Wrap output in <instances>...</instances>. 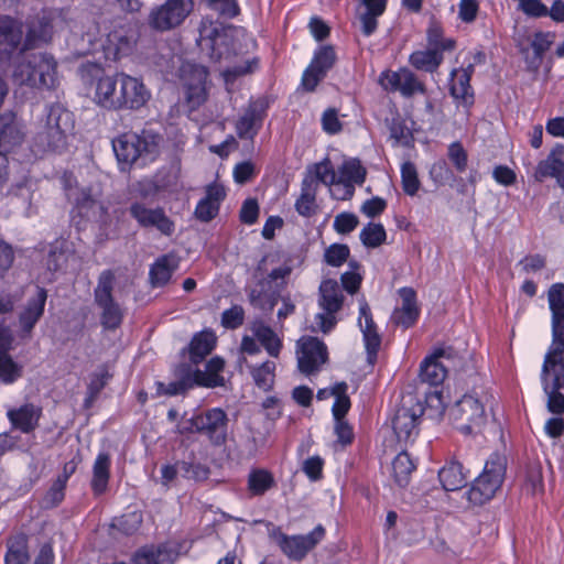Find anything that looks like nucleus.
Here are the masks:
<instances>
[{
	"label": "nucleus",
	"mask_w": 564,
	"mask_h": 564,
	"mask_svg": "<svg viewBox=\"0 0 564 564\" xmlns=\"http://www.w3.org/2000/svg\"><path fill=\"white\" fill-rule=\"evenodd\" d=\"M94 77L93 100L108 110H139L151 99V90L139 77L124 72L105 74L98 66L91 65Z\"/></svg>",
	"instance_id": "nucleus-1"
},
{
	"label": "nucleus",
	"mask_w": 564,
	"mask_h": 564,
	"mask_svg": "<svg viewBox=\"0 0 564 564\" xmlns=\"http://www.w3.org/2000/svg\"><path fill=\"white\" fill-rule=\"evenodd\" d=\"M73 130V113L61 105H52L48 108L45 123L32 140L33 153L35 155L62 153L67 148Z\"/></svg>",
	"instance_id": "nucleus-2"
},
{
	"label": "nucleus",
	"mask_w": 564,
	"mask_h": 564,
	"mask_svg": "<svg viewBox=\"0 0 564 564\" xmlns=\"http://www.w3.org/2000/svg\"><path fill=\"white\" fill-rule=\"evenodd\" d=\"M17 84L34 88H53L57 84V63L47 53L25 54L13 70Z\"/></svg>",
	"instance_id": "nucleus-3"
},
{
	"label": "nucleus",
	"mask_w": 564,
	"mask_h": 564,
	"mask_svg": "<svg viewBox=\"0 0 564 564\" xmlns=\"http://www.w3.org/2000/svg\"><path fill=\"white\" fill-rule=\"evenodd\" d=\"M161 140V135L152 130L126 132L112 141V149L119 163L129 165L138 159L153 160L159 153Z\"/></svg>",
	"instance_id": "nucleus-4"
},
{
	"label": "nucleus",
	"mask_w": 564,
	"mask_h": 564,
	"mask_svg": "<svg viewBox=\"0 0 564 564\" xmlns=\"http://www.w3.org/2000/svg\"><path fill=\"white\" fill-rule=\"evenodd\" d=\"M487 397L465 394L449 408L448 417L453 426L465 435L478 434L487 423Z\"/></svg>",
	"instance_id": "nucleus-5"
},
{
	"label": "nucleus",
	"mask_w": 564,
	"mask_h": 564,
	"mask_svg": "<svg viewBox=\"0 0 564 564\" xmlns=\"http://www.w3.org/2000/svg\"><path fill=\"white\" fill-rule=\"evenodd\" d=\"M506 467V457L492 454L486 462L482 473L466 491L467 500L474 506H481L491 500L503 482Z\"/></svg>",
	"instance_id": "nucleus-6"
},
{
	"label": "nucleus",
	"mask_w": 564,
	"mask_h": 564,
	"mask_svg": "<svg viewBox=\"0 0 564 564\" xmlns=\"http://www.w3.org/2000/svg\"><path fill=\"white\" fill-rule=\"evenodd\" d=\"M465 356L449 346L437 347L424 358L420 367V378L431 386L443 383L448 371L460 370Z\"/></svg>",
	"instance_id": "nucleus-7"
},
{
	"label": "nucleus",
	"mask_w": 564,
	"mask_h": 564,
	"mask_svg": "<svg viewBox=\"0 0 564 564\" xmlns=\"http://www.w3.org/2000/svg\"><path fill=\"white\" fill-rule=\"evenodd\" d=\"M234 37V30L224 28L219 22L204 19L197 42L213 62H221L232 55Z\"/></svg>",
	"instance_id": "nucleus-8"
},
{
	"label": "nucleus",
	"mask_w": 564,
	"mask_h": 564,
	"mask_svg": "<svg viewBox=\"0 0 564 564\" xmlns=\"http://www.w3.org/2000/svg\"><path fill=\"white\" fill-rule=\"evenodd\" d=\"M115 275L106 270L100 273L94 291L95 303L100 310V323L106 329H116L123 318V311L112 296Z\"/></svg>",
	"instance_id": "nucleus-9"
},
{
	"label": "nucleus",
	"mask_w": 564,
	"mask_h": 564,
	"mask_svg": "<svg viewBox=\"0 0 564 564\" xmlns=\"http://www.w3.org/2000/svg\"><path fill=\"white\" fill-rule=\"evenodd\" d=\"M228 419L224 410L214 408L189 419L180 427L181 433L199 432L208 436L215 445H221L227 438Z\"/></svg>",
	"instance_id": "nucleus-10"
},
{
	"label": "nucleus",
	"mask_w": 564,
	"mask_h": 564,
	"mask_svg": "<svg viewBox=\"0 0 564 564\" xmlns=\"http://www.w3.org/2000/svg\"><path fill=\"white\" fill-rule=\"evenodd\" d=\"M344 295L335 280H324L319 286L318 304L323 312L315 316L314 330L328 333L337 323L335 314L341 308Z\"/></svg>",
	"instance_id": "nucleus-11"
},
{
	"label": "nucleus",
	"mask_w": 564,
	"mask_h": 564,
	"mask_svg": "<svg viewBox=\"0 0 564 564\" xmlns=\"http://www.w3.org/2000/svg\"><path fill=\"white\" fill-rule=\"evenodd\" d=\"M191 11L192 4L186 0H165L150 11L148 23L155 31H171L180 26Z\"/></svg>",
	"instance_id": "nucleus-12"
},
{
	"label": "nucleus",
	"mask_w": 564,
	"mask_h": 564,
	"mask_svg": "<svg viewBox=\"0 0 564 564\" xmlns=\"http://www.w3.org/2000/svg\"><path fill=\"white\" fill-rule=\"evenodd\" d=\"M180 73L186 90V100L195 109L207 98L206 80L208 72L202 65L186 62L181 66Z\"/></svg>",
	"instance_id": "nucleus-13"
},
{
	"label": "nucleus",
	"mask_w": 564,
	"mask_h": 564,
	"mask_svg": "<svg viewBox=\"0 0 564 564\" xmlns=\"http://www.w3.org/2000/svg\"><path fill=\"white\" fill-rule=\"evenodd\" d=\"M47 292L36 286L34 293L21 306L18 315V333L22 339H30L33 329L44 314Z\"/></svg>",
	"instance_id": "nucleus-14"
},
{
	"label": "nucleus",
	"mask_w": 564,
	"mask_h": 564,
	"mask_svg": "<svg viewBox=\"0 0 564 564\" xmlns=\"http://www.w3.org/2000/svg\"><path fill=\"white\" fill-rule=\"evenodd\" d=\"M325 536V529L317 525L313 531L305 535H286L280 533L276 542L282 552L294 561H300L313 550Z\"/></svg>",
	"instance_id": "nucleus-15"
},
{
	"label": "nucleus",
	"mask_w": 564,
	"mask_h": 564,
	"mask_svg": "<svg viewBox=\"0 0 564 564\" xmlns=\"http://www.w3.org/2000/svg\"><path fill=\"white\" fill-rule=\"evenodd\" d=\"M379 84L384 90L398 91L403 97H411L416 93L423 94L425 91L424 84L406 67L381 73Z\"/></svg>",
	"instance_id": "nucleus-16"
},
{
	"label": "nucleus",
	"mask_w": 564,
	"mask_h": 564,
	"mask_svg": "<svg viewBox=\"0 0 564 564\" xmlns=\"http://www.w3.org/2000/svg\"><path fill=\"white\" fill-rule=\"evenodd\" d=\"M336 62V53L330 45H321L314 53V56L304 70L302 76V86L307 91H313L319 82L326 76L327 72Z\"/></svg>",
	"instance_id": "nucleus-17"
},
{
	"label": "nucleus",
	"mask_w": 564,
	"mask_h": 564,
	"mask_svg": "<svg viewBox=\"0 0 564 564\" xmlns=\"http://www.w3.org/2000/svg\"><path fill=\"white\" fill-rule=\"evenodd\" d=\"M297 364L301 372L310 375L319 369L327 359V349L315 337H302L297 341Z\"/></svg>",
	"instance_id": "nucleus-18"
},
{
	"label": "nucleus",
	"mask_w": 564,
	"mask_h": 564,
	"mask_svg": "<svg viewBox=\"0 0 564 564\" xmlns=\"http://www.w3.org/2000/svg\"><path fill=\"white\" fill-rule=\"evenodd\" d=\"M541 384L547 397L546 408L549 412L561 415L564 413V394L560 392L564 386V370L541 369Z\"/></svg>",
	"instance_id": "nucleus-19"
},
{
	"label": "nucleus",
	"mask_w": 564,
	"mask_h": 564,
	"mask_svg": "<svg viewBox=\"0 0 564 564\" xmlns=\"http://www.w3.org/2000/svg\"><path fill=\"white\" fill-rule=\"evenodd\" d=\"M358 325L364 336L368 360L372 362L381 345V337L378 333L377 325L373 322L370 307L365 300L359 302Z\"/></svg>",
	"instance_id": "nucleus-20"
},
{
	"label": "nucleus",
	"mask_w": 564,
	"mask_h": 564,
	"mask_svg": "<svg viewBox=\"0 0 564 564\" xmlns=\"http://www.w3.org/2000/svg\"><path fill=\"white\" fill-rule=\"evenodd\" d=\"M100 191L96 188H83L75 197V204L79 213L87 218H95L101 224L108 223V213L104 203L99 199Z\"/></svg>",
	"instance_id": "nucleus-21"
},
{
	"label": "nucleus",
	"mask_w": 564,
	"mask_h": 564,
	"mask_svg": "<svg viewBox=\"0 0 564 564\" xmlns=\"http://www.w3.org/2000/svg\"><path fill=\"white\" fill-rule=\"evenodd\" d=\"M552 341L542 368L564 370V318H552Z\"/></svg>",
	"instance_id": "nucleus-22"
},
{
	"label": "nucleus",
	"mask_w": 564,
	"mask_h": 564,
	"mask_svg": "<svg viewBox=\"0 0 564 564\" xmlns=\"http://www.w3.org/2000/svg\"><path fill=\"white\" fill-rule=\"evenodd\" d=\"M132 217L143 227H155L164 235H171L174 231L173 223L166 217L160 208H147L143 204L134 203L130 207Z\"/></svg>",
	"instance_id": "nucleus-23"
},
{
	"label": "nucleus",
	"mask_w": 564,
	"mask_h": 564,
	"mask_svg": "<svg viewBox=\"0 0 564 564\" xmlns=\"http://www.w3.org/2000/svg\"><path fill=\"white\" fill-rule=\"evenodd\" d=\"M24 130L11 112L0 115V153L11 151L24 141Z\"/></svg>",
	"instance_id": "nucleus-24"
},
{
	"label": "nucleus",
	"mask_w": 564,
	"mask_h": 564,
	"mask_svg": "<svg viewBox=\"0 0 564 564\" xmlns=\"http://www.w3.org/2000/svg\"><path fill=\"white\" fill-rule=\"evenodd\" d=\"M419 416L406 408L397 411L392 420L393 432L400 443H411L419 434Z\"/></svg>",
	"instance_id": "nucleus-25"
},
{
	"label": "nucleus",
	"mask_w": 564,
	"mask_h": 564,
	"mask_svg": "<svg viewBox=\"0 0 564 564\" xmlns=\"http://www.w3.org/2000/svg\"><path fill=\"white\" fill-rule=\"evenodd\" d=\"M402 305L397 307L391 316L394 324L404 328L412 326L419 317V308L415 300V292L410 288L400 290Z\"/></svg>",
	"instance_id": "nucleus-26"
},
{
	"label": "nucleus",
	"mask_w": 564,
	"mask_h": 564,
	"mask_svg": "<svg viewBox=\"0 0 564 564\" xmlns=\"http://www.w3.org/2000/svg\"><path fill=\"white\" fill-rule=\"evenodd\" d=\"M252 335L258 339L269 356L278 358L283 347L280 336L263 321L257 319L250 324Z\"/></svg>",
	"instance_id": "nucleus-27"
},
{
	"label": "nucleus",
	"mask_w": 564,
	"mask_h": 564,
	"mask_svg": "<svg viewBox=\"0 0 564 564\" xmlns=\"http://www.w3.org/2000/svg\"><path fill=\"white\" fill-rule=\"evenodd\" d=\"M177 556L178 553L171 545L149 546L137 552L134 564H173Z\"/></svg>",
	"instance_id": "nucleus-28"
},
{
	"label": "nucleus",
	"mask_w": 564,
	"mask_h": 564,
	"mask_svg": "<svg viewBox=\"0 0 564 564\" xmlns=\"http://www.w3.org/2000/svg\"><path fill=\"white\" fill-rule=\"evenodd\" d=\"M20 25L10 18L0 19V57L13 53L22 41Z\"/></svg>",
	"instance_id": "nucleus-29"
},
{
	"label": "nucleus",
	"mask_w": 564,
	"mask_h": 564,
	"mask_svg": "<svg viewBox=\"0 0 564 564\" xmlns=\"http://www.w3.org/2000/svg\"><path fill=\"white\" fill-rule=\"evenodd\" d=\"M359 2L361 31L366 36H369L377 30V19L384 12L387 0H359Z\"/></svg>",
	"instance_id": "nucleus-30"
},
{
	"label": "nucleus",
	"mask_w": 564,
	"mask_h": 564,
	"mask_svg": "<svg viewBox=\"0 0 564 564\" xmlns=\"http://www.w3.org/2000/svg\"><path fill=\"white\" fill-rule=\"evenodd\" d=\"M474 73V65L468 64L466 67L453 69L451 73V94L455 99L464 102H471L473 94L470 87V77Z\"/></svg>",
	"instance_id": "nucleus-31"
},
{
	"label": "nucleus",
	"mask_w": 564,
	"mask_h": 564,
	"mask_svg": "<svg viewBox=\"0 0 564 564\" xmlns=\"http://www.w3.org/2000/svg\"><path fill=\"white\" fill-rule=\"evenodd\" d=\"M280 290L263 279L249 292L251 305L261 311H272L278 302Z\"/></svg>",
	"instance_id": "nucleus-32"
},
{
	"label": "nucleus",
	"mask_w": 564,
	"mask_h": 564,
	"mask_svg": "<svg viewBox=\"0 0 564 564\" xmlns=\"http://www.w3.org/2000/svg\"><path fill=\"white\" fill-rule=\"evenodd\" d=\"M40 416L41 409L30 403L8 411V417L12 425L23 433L33 431L37 425Z\"/></svg>",
	"instance_id": "nucleus-33"
},
{
	"label": "nucleus",
	"mask_w": 564,
	"mask_h": 564,
	"mask_svg": "<svg viewBox=\"0 0 564 564\" xmlns=\"http://www.w3.org/2000/svg\"><path fill=\"white\" fill-rule=\"evenodd\" d=\"M317 184L311 174L302 181L301 195L295 202L296 212L303 217H311L316 210Z\"/></svg>",
	"instance_id": "nucleus-34"
},
{
	"label": "nucleus",
	"mask_w": 564,
	"mask_h": 564,
	"mask_svg": "<svg viewBox=\"0 0 564 564\" xmlns=\"http://www.w3.org/2000/svg\"><path fill=\"white\" fill-rule=\"evenodd\" d=\"M225 367V361L220 357L212 358L207 365L206 370H196L193 375V383L207 388L224 386L225 379L220 375Z\"/></svg>",
	"instance_id": "nucleus-35"
},
{
	"label": "nucleus",
	"mask_w": 564,
	"mask_h": 564,
	"mask_svg": "<svg viewBox=\"0 0 564 564\" xmlns=\"http://www.w3.org/2000/svg\"><path fill=\"white\" fill-rule=\"evenodd\" d=\"M263 108L259 104H252L243 112L237 122V132L240 138L252 139L261 126Z\"/></svg>",
	"instance_id": "nucleus-36"
},
{
	"label": "nucleus",
	"mask_w": 564,
	"mask_h": 564,
	"mask_svg": "<svg viewBox=\"0 0 564 564\" xmlns=\"http://www.w3.org/2000/svg\"><path fill=\"white\" fill-rule=\"evenodd\" d=\"M438 478L445 490L455 491L466 485L467 474L459 462L452 460L438 471Z\"/></svg>",
	"instance_id": "nucleus-37"
},
{
	"label": "nucleus",
	"mask_w": 564,
	"mask_h": 564,
	"mask_svg": "<svg viewBox=\"0 0 564 564\" xmlns=\"http://www.w3.org/2000/svg\"><path fill=\"white\" fill-rule=\"evenodd\" d=\"M443 59L444 56L441 52L426 47L413 52L409 57V63L419 70L433 73L440 67Z\"/></svg>",
	"instance_id": "nucleus-38"
},
{
	"label": "nucleus",
	"mask_w": 564,
	"mask_h": 564,
	"mask_svg": "<svg viewBox=\"0 0 564 564\" xmlns=\"http://www.w3.org/2000/svg\"><path fill=\"white\" fill-rule=\"evenodd\" d=\"M110 457L107 453H99L93 466L91 489L96 495L106 491L109 481Z\"/></svg>",
	"instance_id": "nucleus-39"
},
{
	"label": "nucleus",
	"mask_w": 564,
	"mask_h": 564,
	"mask_svg": "<svg viewBox=\"0 0 564 564\" xmlns=\"http://www.w3.org/2000/svg\"><path fill=\"white\" fill-rule=\"evenodd\" d=\"M177 268L174 256H163L156 260L150 270V280L153 286L166 284Z\"/></svg>",
	"instance_id": "nucleus-40"
},
{
	"label": "nucleus",
	"mask_w": 564,
	"mask_h": 564,
	"mask_svg": "<svg viewBox=\"0 0 564 564\" xmlns=\"http://www.w3.org/2000/svg\"><path fill=\"white\" fill-rule=\"evenodd\" d=\"M216 336L212 332H202L195 335L189 345V359L194 364L200 362L215 347Z\"/></svg>",
	"instance_id": "nucleus-41"
},
{
	"label": "nucleus",
	"mask_w": 564,
	"mask_h": 564,
	"mask_svg": "<svg viewBox=\"0 0 564 564\" xmlns=\"http://www.w3.org/2000/svg\"><path fill=\"white\" fill-rule=\"evenodd\" d=\"M564 161L561 159V152L553 150L542 161H540L534 171V178L538 182H543L546 177L556 178L563 170Z\"/></svg>",
	"instance_id": "nucleus-42"
},
{
	"label": "nucleus",
	"mask_w": 564,
	"mask_h": 564,
	"mask_svg": "<svg viewBox=\"0 0 564 564\" xmlns=\"http://www.w3.org/2000/svg\"><path fill=\"white\" fill-rule=\"evenodd\" d=\"M414 469L415 464L406 452L399 453L392 462V476L400 487H404L409 484Z\"/></svg>",
	"instance_id": "nucleus-43"
},
{
	"label": "nucleus",
	"mask_w": 564,
	"mask_h": 564,
	"mask_svg": "<svg viewBox=\"0 0 564 564\" xmlns=\"http://www.w3.org/2000/svg\"><path fill=\"white\" fill-rule=\"evenodd\" d=\"M251 377L259 389L269 391L274 382L275 362L267 360L258 366H249Z\"/></svg>",
	"instance_id": "nucleus-44"
},
{
	"label": "nucleus",
	"mask_w": 564,
	"mask_h": 564,
	"mask_svg": "<svg viewBox=\"0 0 564 564\" xmlns=\"http://www.w3.org/2000/svg\"><path fill=\"white\" fill-rule=\"evenodd\" d=\"M29 561L26 538L17 535L8 541V551L4 557L6 564H26Z\"/></svg>",
	"instance_id": "nucleus-45"
},
{
	"label": "nucleus",
	"mask_w": 564,
	"mask_h": 564,
	"mask_svg": "<svg viewBox=\"0 0 564 564\" xmlns=\"http://www.w3.org/2000/svg\"><path fill=\"white\" fill-rule=\"evenodd\" d=\"M274 486L272 474L265 469H254L248 477V489L253 496H261Z\"/></svg>",
	"instance_id": "nucleus-46"
},
{
	"label": "nucleus",
	"mask_w": 564,
	"mask_h": 564,
	"mask_svg": "<svg viewBox=\"0 0 564 564\" xmlns=\"http://www.w3.org/2000/svg\"><path fill=\"white\" fill-rule=\"evenodd\" d=\"M427 47L433 48L442 54L446 51L455 48V41L451 37H444L443 30L437 23H431L427 32Z\"/></svg>",
	"instance_id": "nucleus-47"
},
{
	"label": "nucleus",
	"mask_w": 564,
	"mask_h": 564,
	"mask_svg": "<svg viewBox=\"0 0 564 564\" xmlns=\"http://www.w3.org/2000/svg\"><path fill=\"white\" fill-rule=\"evenodd\" d=\"M307 174H311L316 184L322 183L328 187L336 183L338 176L335 172V169L328 159L323 160L319 163H316L308 170Z\"/></svg>",
	"instance_id": "nucleus-48"
},
{
	"label": "nucleus",
	"mask_w": 564,
	"mask_h": 564,
	"mask_svg": "<svg viewBox=\"0 0 564 564\" xmlns=\"http://www.w3.org/2000/svg\"><path fill=\"white\" fill-rule=\"evenodd\" d=\"M22 375V367L7 351L0 354V381L10 384Z\"/></svg>",
	"instance_id": "nucleus-49"
},
{
	"label": "nucleus",
	"mask_w": 564,
	"mask_h": 564,
	"mask_svg": "<svg viewBox=\"0 0 564 564\" xmlns=\"http://www.w3.org/2000/svg\"><path fill=\"white\" fill-rule=\"evenodd\" d=\"M366 177V171L356 160L346 161L339 169L338 178L345 182L362 184Z\"/></svg>",
	"instance_id": "nucleus-50"
},
{
	"label": "nucleus",
	"mask_w": 564,
	"mask_h": 564,
	"mask_svg": "<svg viewBox=\"0 0 564 564\" xmlns=\"http://www.w3.org/2000/svg\"><path fill=\"white\" fill-rule=\"evenodd\" d=\"M552 318H564V284H553L547 294Z\"/></svg>",
	"instance_id": "nucleus-51"
},
{
	"label": "nucleus",
	"mask_w": 564,
	"mask_h": 564,
	"mask_svg": "<svg viewBox=\"0 0 564 564\" xmlns=\"http://www.w3.org/2000/svg\"><path fill=\"white\" fill-rule=\"evenodd\" d=\"M402 187L405 194L414 196L420 188V181L415 165L411 162H404L401 166Z\"/></svg>",
	"instance_id": "nucleus-52"
},
{
	"label": "nucleus",
	"mask_w": 564,
	"mask_h": 564,
	"mask_svg": "<svg viewBox=\"0 0 564 564\" xmlns=\"http://www.w3.org/2000/svg\"><path fill=\"white\" fill-rule=\"evenodd\" d=\"M360 240L366 247L376 248L386 240V230L381 224H368L360 231Z\"/></svg>",
	"instance_id": "nucleus-53"
},
{
	"label": "nucleus",
	"mask_w": 564,
	"mask_h": 564,
	"mask_svg": "<svg viewBox=\"0 0 564 564\" xmlns=\"http://www.w3.org/2000/svg\"><path fill=\"white\" fill-rule=\"evenodd\" d=\"M292 270V260L286 259L280 267L274 268L263 280L269 282V284L276 286L278 290L281 291L285 285L286 279L291 274Z\"/></svg>",
	"instance_id": "nucleus-54"
},
{
	"label": "nucleus",
	"mask_w": 564,
	"mask_h": 564,
	"mask_svg": "<svg viewBox=\"0 0 564 564\" xmlns=\"http://www.w3.org/2000/svg\"><path fill=\"white\" fill-rule=\"evenodd\" d=\"M325 261L333 267H339L349 257V248L346 245L334 243L325 251Z\"/></svg>",
	"instance_id": "nucleus-55"
},
{
	"label": "nucleus",
	"mask_w": 564,
	"mask_h": 564,
	"mask_svg": "<svg viewBox=\"0 0 564 564\" xmlns=\"http://www.w3.org/2000/svg\"><path fill=\"white\" fill-rule=\"evenodd\" d=\"M518 9L532 18L547 17L549 8L540 0H517Z\"/></svg>",
	"instance_id": "nucleus-56"
},
{
	"label": "nucleus",
	"mask_w": 564,
	"mask_h": 564,
	"mask_svg": "<svg viewBox=\"0 0 564 564\" xmlns=\"http://www.w3.org/2000/svg\"><path fill=\"white\" fill-rule=\"evenodd\" d=\"M65 488L66 485L56 479L45 494L42 501L43 506L45 508H53L61 503L65 496Z\"/></svg>",
	"instance_id": "nucleus-57"
},
{
	"label": "nucleus",
	"mask_w": 564,
	"mask_h": 564,
	"mask_svg": "<svg viewBox=\"0 0 564 564\" xmlns=\"http://www.w3.org/2000/svg\"><path fill=\"white\" fill-rule=\"evenodd\" d=\"M555 39L552 32H538L534 34L531 46L538 58H542L543 54L550 50Z\"/></svg>",
	"instance_id": "nucleus-58"
},
{
	"label": "nucleus",
	"mask_w": 564,
	"mask_h": 564,
	"mask_svg": "<svg viewBox=\"0 0 564 564\" xmlns=\"http://www.w3.org/2000/svg\"><path fill=\"white\" fill-rule=\"evenodd\" d=\"M322 128L328 134H336L341 130L343 124L335 108H328L323 112Z\"/></svg>",
	"instance_id": "nucleus-59"
},
{
	"label": "nucleus",
	"mask_w": 564,
	"mask_h": 564,
	"mask_svg": "<svg viewBox=\"0 0 564 564\" xmlns=\"http://www.w3.org/2000/svg\"><path fill=\"white\" fill-rule=\"evenodd\" d=\"M257 67L258 62L256 59L246 61L241 65H236L234 67L225 69L223 72V76L226 84H229L232 83L238 76L252 73Z\"/></svg>",
	"instance_id": "nucleus-60"
},
{
	"label": "nucleus",
	"mask_w": 564,
	"mask_h": 564,
	"mask_svg": "<svg viewBox=\"0 0 564 564\" xmlns=\"http://www.w3.org/2000/svg\"><path fill=\"white\" fill-rule=\"evenodd\" d=\"M448 158L458 172H465L467 169V153L459 142H453L448 147Z\"/></svg>",
	"instance_id": "nucleus-61"
},
{
	"label": "nucleus",
	"mask_w": 564,
	"mask_h": 564,
	"mask_svg": "<svg viewBox=\"0 0 564 564\" xmlns=\"http://www.w3.org/2000/svg\"><path fill=\"white\" fill-rule=\"evenodd\" d=\"M210 9L220 15L234 18L239 13L237 0H207Z\"/></svg>",
	"instance_id": "nucleus-62"
},
{
	"label": "nucleus",
	"mask_w": 564,
	"mask_h": 564,
	"mask_svg": "<svg viewBox=\"0 0 564 564\" xmlns=\"http://www.w3.org/2000/svg\"><path fill=\"white\" fill-rule=\"evenodd\" d=\"M358 225V218L351 213H340L335 217L334 229L338 234H349Z\"/></svg>",
	"instance_id": "nucleus-63"
},
{
	"label": "nucleus",
	"mask_w": 564,
	"mask_h": 564,
	"mask_svg": "<svg viewBox=\"0 0 564 564\" xmlns=\"http://www.w3.org/2000/svg\"><path fill=\"white\" fill-rule=\"evenodd\" d=\"M245 312L241 306H232L226 310L221 315V324L226 328L235 329L242 325Z\"/></svg>",
	"instance_id": "nucleus-64"
}]
</instances>
